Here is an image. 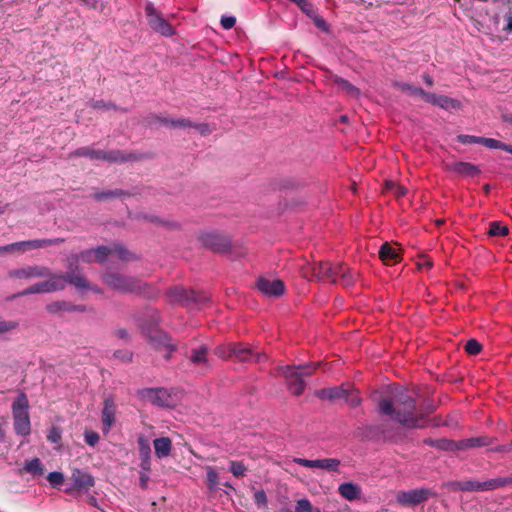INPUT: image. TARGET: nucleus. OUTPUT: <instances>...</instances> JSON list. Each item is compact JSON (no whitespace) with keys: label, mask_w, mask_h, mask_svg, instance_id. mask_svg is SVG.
I'll list each match as a JSON object with an SVG mask.
<instances>
[{"label":"nucleus","mask_w":512,"mask_h":512,"mask_svg":"<svg viewBox=\"0 0 512 512\" xmlns=\"http://www.w3.org/2000/svg\"><path fill=\"white\" fill-rule=\"evenodd\" d=\"M378 407L383 415L407 428L425 427L428 423L427 414L433 411V407L427 412L417 408L415 399L403 388H397L390 397L380 399Z\"/></svg>","instance_id":"obj_1"},{"label":"nucleus","mask_w":512,"mask_h":512,"mask_svg":"<svg viewBox=\"0 0 512 512\" xmlns=\"http://www.w3.org/2000/svg\"><path fill=\"white\" fill-rule=\"evenodd\" d=\"M69 283L78 290L92 289L95 292H101L100 289L92 288L84 276L75 275L73 272L66 274H52L48 279L42 282L35 283L29 286L27 289L19 293L20 296H26L31 294L51 293L61 291Z\"/></svg>","instance_id":"obj_2"},{"label":"nucleus","mask_w":512,"mask_h":512,"mask_svg":"<svg viewBox=\"0 0 512 512\" xmlns=\"http://www.w3.org/2000/svg\"><path fill=\"white\" fill-rule=\"evenodd\" d=\"M312 272L316 279L332 283H339L344 287H350L355 283L357 273L344 264H332L319 262L312 266Z\"/></svg>","instance_id":"obj_3"},{"label":"nucleus","mask_w":512,"mask_h":512,"mask_svg":"<svg viewBox=\"0 0 512 512\" xmlns=\"http://www.w3.org/2000/svg\"><path fill=\"white\" fill-rule=\"evenodd\" d=\"M320 363H307L299 366H285L281 373L286 378L289 390L295 395H301L306 386L305 378L309 377Z\"/></svg>","instance_id":"obj_4"},{"label":"nucleus","mask_w":512,"mask_h":512,"mask_svg":"<svg viewBox=\"0 0 512 512\" xmlns=\"http://www.w3.org/2000/svg\"><path fill=\"white\" fill-rule=\"evenodd\" d=\"M146 317L149 318L148 323H141L143 332L147 335L152 345L158 348H166L170 354L175 350L174 344L171 342V338L167 333L157 329L159 323V315L156 310H147Z\"/></svg>","instance_id":"obj_5"},{"label":"nucleus","mask_w":512,"mask_h":512,"mask_svg":"<svg viewBox=\"0 0 512 512\" xmlns=\"http://www.w3.org/2000/svg\"><path fill=\"white\" fill-rule=\"evenodd\" d=\"M167 295L170 302L179 303L189 308L203 306L209 301V297L205 293L188 290L179 286L169 289Z\"/></svg>","instance_id":"obj_6"},{"label":"nucleus","mask_w":512,"mask_h":512,"mask_svg":"<svg viewBox=\"0 0 512 512\" xmlns=\"http://www.w3.org/2000/svg\"><path fill=\"white\" fill-rule=\"evenodd\" d=\"M28 407V399L24 393L19 394L12 404L14 429L16 434L21 436L29 435L31 431Z\"/></svg>","instance_id":"obj_7"},{"label":"nucleus","mask_w":512,"mask_h":512,"mask_svg":"<svg viewBox=\"0 0 512 512\" xmlns=\"http://www.w3.org/2000/svg\"><path fill=\"white\" fill-rule=\"evenodd\" d=\"M87 157L91 160H104L108 162H126L133 159V155L124 154L121 151L95 150L91 147H81L70 154V157Z\"/></svg>","instance_id":"obj_8"},{"label":"nucleus","mask_w":512,"mask_h":512,"mask_svg":"<svg viewBox=\"0 0 512 512\" xmlns=\"http://www.w3.org/2000/svg\"><path fill=\"white\" fill-rule=\"evenodd\" d=\"M103 281L107 286L119 292L142 293V282L135 278L124 277L117 273H107L104 275ZM143 294L150 296L145 292Z\"/></svg>","instance_id":"obj_9"},{"label":"nucleus","mask_w":512,"mask_h":512,"mask_svg":"<svg viewBox=\"0 0 512 512\" xmlns=\"http://www.w3.org/2000/svg\"><path fill=\"white\" fill-rule=\"evenodd\" d=\"M512 484L511 477H499L486 481L467 480L457 483V488L462 491H491Z\"/></svg>","instance_id":"obj_10"},{"label":"nucleus","mask_w":512,"mask_h":512,"mask_svg":"<svg viewBox=\"0 0 512 512\" xmlns=\"http://www.w3.org/2000/svg\"><path fill=\"white\" fill-rule=\"evenodd\" d=\"M433 492L428 488H418L407 491H399L396 495V501L398 504L404 507H415L425 501H427Z\"/></svg>","instance_id":"obj_11"},{"label":"nucleus","mask_w":512,"mask_h":512,"mask_svg":"<svg viewBox=\"0 0 512 512\" xmlns=\"http://www.w3.org/2000/svg\"><path fill=\"white\" fill-rule=\"evenodd\" d=\"M95 261L104 262L108 257H117L123 261H129L132 259L133 254L126 250L119 244H113L111 246H99L96 249H92Z\"/></svg>","instance_id":"obj_12"},{"label":"nucleus","mask_w":512,"mask_h":512,"mask_svg":"<svg viewBox=\"0 0 512 512\" xmlns=\"http://www.w3.org/2000/svg\"><path fill=\"white\" fill-rule=\"evenodd\" d=\"M146 16L150 27L163 36H172L174 30L172 26L158 13L152 4L145 7Z\"/></svg>","instance_id":"obj_13"},{"label":"nucleus","mask_w":512,"mask_h":512,"mask_svg":"<svg viewBox=\"0 0 512 512\" xmlns=\"http://www.w3.org/2000/svg\"><path fill=\"white\" fill-rule=\"evenodd\" d=\"M50 276V269L41 265H28L9 272V277L17 279L46 278Z\"/></svg>","instance_id":"obj_14"},{"label":"nucleus","mask_w":512,"mask_h":512,"mask_svg":"<svg viewBox=\"0 0 512 512\" xmlns=\"http://www.w3.org/2000/svg\"><path fill=\"white\" fill-rule=\"evenodd\" d=\"M141 397L158 406L166 407L173 404L171 394L164 388H148L141 391Z\"/></svg>","instance_id":"obj_15"},{"label":"nucleus","mask_w":512,"mask_h":512,"mask_svg":"<svg viewBox=\"0 0 512 512\" xmlns=\"http://www.w3.org/2000/svg\"><path fill=\"white\" fill-rule=\"evenodd\" d=\"M293 462L308 468H319L329 472L338 471L340 461L335 458L309 460L304 458H294Z\"/></svg>","instance_id":"obj_16"},{"label":"nucleus","mask_w":512,"mask_h":512,"mask_svg":"<svg viewBox=\"0 0 512 512\" xmlns=\"http://www.w3.org/2000/svg\"><path fill=\"white\" fill-rule=\"evenodd\" d=\"M200 240L204 246L217 252L225 251L229 247V240L216 232H205Z\"/></svg>","instance_id":"obj_17"},{"label":"nucleus","mask_w":512,"mask_h":512,"mask_svg":"<svg viewBox=\"0 0 512 512\" xmlns=\"http://www.w3.org/2000/svg\"><path fill=\"white\" fill-rule=\"evenodd\" d=\"M491 443V440L488 437H473L468 439H463L460 441H445V449H455V450H465L469 448H476L487 446Z\"/></svg>","instance_id":"obj_18"},{"label":"nucleus","mask_w":512,"mask_h":512,"mask_svg":"<svg viewBox=\"0 0 512 512\" xmlns=\"http://www.w3.org/2000/svg\"><path fill=\"white\" fill-rule=\"evenodd\" d=\"M260 292L267 296H280L284 293V283L279 279L260 278L257 282Z\"/></svg>","instance_id":"obj_19"},{"label":"nucleus","mask_w":512,"mask_h":512,"mask_svg":"<svg viewBox=\"0 0 512 512\" xmlns=\"http://www.w3.org/2000/svg\"><path fill=\"white\" fill-rule=\"evenodd\" d=\"M161 124L171 127V128H189L194 127L196 130L199 131L200 134L205 135L211 132V129L208 124L201 123L192 125V123L184 118H178V119H170V118H161L160 119Z\"/></svg>","instance_id":"obj_20"},{"label":"nucleus","mask_w":512,"mask_h":512,"mask_svg":"<svg viewBox=\"0 0 512 512\" xmlns=\"http://www.w3.org/2000/svg\"><path fill=\"white\" fill-rule=\"evenodd\" d=\"M230 349H232L233 358L239 361L260 362L262 358H265V355L254 352L242 344L233 343V346Z\"/></svg>","instance_id":"obj_21"},{"label":"nucleus","mask_w":512,"mask_h":512,"mask_svg":"<svg viewBox=\"0 0 512 512\" xmlns=\"http://www.w3.org/2000/svg\"><path fill=\"white\" fill-rule=\"evenodd\" d=\"M71 480L74 488L80 491H88L94 485L92 475L80 469H75L72 472Z\"/></svg>","instance_id":"obj_22"},{"label":"nucleus","mask_w":512,"mask_h":512,"mask_svg":"<svg viewBox=\"0 0 512 512\" xmlns=\"http://www.w3.org/2000/svg\"><path fill=\"white\" fill-rule=\"evenodd\" d=\"M116 406L111 398L104 401L102 410V424L104 433H108L115 422Z\"/></svg>","instance_id":"obj_23"},{"label":"nucleus","mask_w":512,"mask_h":512,"mask_svg":"<svg viewBox=\"0 0 512 512\" xmlns=\"http://www.w3.org/2000/svg\"><path fill=\"white\" fill-rule=\"evenodd\" d=\"M21 246L23 247V253L31 250L41 249L52 245H58L64 242L62 238H52V239H33L27 241H20Z\"/></svg>","instance_id":"obj_24"},{"label":"nucleus","mask_w":512,"mask_h":512,"mask_svg":"<svg viewBox=\"0 0 512 512\" xmlns=\"http://www.w3.org/2000/svg\"><path fill=\"white\" fill-rule=\"evenodd\" d=\"M448 169L464 177H474L480 173L479 168L469 162H454L448 165Z\"/></svg>","instance_id":"obj_25"},{"label":"nucleus","mask_w":512,"mask_h":512,"mask_svg":"<svg viewBox=\"0 0 512 512\" xmlns=\"http://www.w3.org/2000/svg\"><path fill=\"white\" fill-rule=\"evenodd\" d=\"M339 494L348 501L358 500L362 496V489L358 484L345 482L338 487Z\"/></svg>","instance_id":"obj_26"},{"label":"nucleus","mask_w":512,"mask_h":512,"mask_svg":"<svg viewBox=\"0 0 512 512\" xmlns=\"http://www.w3.org/2000/svg\"><path fill=\"white\" fill-rule=\"evenodd\" d=\"M348 387L345 386H336L331 388H324L318 390L316 395L321 399L335 400V399H344V397H348Z\"/></svg>","instance_id":"obj_27"},{"label":"nucleus","mask_w":512,"mask_h":512,"mask_svg":"<svg viewBox=\"0 0 512 512\" xmlns=\"http://www.w3.org/2000/svg\"><path fill=\"white\" fill-rule=\"evenodd\" d=\"M428 103L437 105L445 110H456L460 108V102L456 99L433 94L432 96H427Z\"/></svg>","instance_id":"obj_28"},{"label":"nucleus","mask_w":512,"mask_h":512,"mask_svg":"<svg viewBox=\"0 0 512 512\" xmlns=\"http://www.w3.org/2000/svg\"><path fill=\"white\" fill-rule=\"evenodd\" d=\"M380 259L387 265L395 264L400 261L398 250L388 243H384L379 250Z\"/></svg>","instance_id":"obj_29"},{"label":"nucleus","mask_w":512,"mask_h":512,"mask_svg":"<svg viewBox=\"0 0 512 512\" xmlns=\"http://www.w3.org/2000/svg\"><path fill=\"white\" fill-rule=\"evenodd\" d=\"M155 454L159 459L169 456L172 449V441L168 437L156 438L153 441Z\"/></svg>","instance_id":"obj_30"},{"label":"nucleus","mask_w":512,"mask_h":512,"mask_svg":"<svg viewBox=\"0 0 512 512\" xmlns=\"http://www.w3.org/2000/svg\"><path fill=\"white\" fill-rule=\"evenodd\" d=\"M334 84L339 90L343 91L347 96L351 98H358L361 94L359 88L343 78L335 77Z\"/></svg>","instance_id":"obj_31"},{"label":"nucleus","mask_w":512,"mask_h":512,"mask_svg":"<svg viewBox=\"0 0 512 512\" xmlns=\"http://www.w3.org/2000/svg\"><path fill=\"white\" fill-rule=\"evenodd\" d=\"M24 471L31 474L34 477L41 476L44 473V467L38 458L26 461L24 465Z\"/></svg>","instance_id":"obj_32"},{"label":"nucleus","mask_w":512,"mask_h":512,"mask_svg":"<svg viewBox=\"0 0 512 512\" xmlns=\"http://www.w3.org/2000/svg\"><path fill=\"white\" fill-rule=\"evenodd\" d=\"M190 360L195 365H201L207 363V347L202 346L199 349L193 350Z\"/></svg>","instance_id":"obj_33"},{"label":"nucleus","mask_w":512,"mask_h":512,"mask_svg":"<svg viewBox=\"0 0 512 512\" xmlns=\"http://www.w3.org/2000/svg\"><path fill=\"white\" fill-rule=\"evenodd\" d=\"M137 443H138L139 457L144 456L147 458L148 456H151L150 441L145 435L140 434L138 436Z\"/></svg>","instance_id":"obj_34"},{"label":"nucleus","mask_w":512,"mask_h":512,"mask_svg":"<svg viewBox=\"0 0 512 512\" xmlns=\"http://www.w3.org/2000/svg\"><path fill=\"white\" fill-rule=\"evenodd\" d=\"M489 234L491 236H505L508 234V227L499 222H493L490 224Z\"/></svg>","instance_id":"obj_35"},{"label":"nucleus","mask_w":512,"mask_h":512,"mask_svg":"<svg viewBox=\"0 0 512 512\" xmlns=\"http://www.w3.org/2000/svg\"><path fill=\"white\" fill-rule=\"evenodd\" d=\"M315 509L316 508H313L311 502L306 498L299 499L296 502L295 512H315Z\"/></svg>","instance_id":"obj_36"},{"label":"nucleus","mask_w":512,"mask_h":512,"mask_svg":"<svg viewBox=\"0 0 512 512\" xmlns=\"http://www.w3.org/2000/svg\"><path fill=\"white\" fill-rule=\"evenodd\" d=\"M232 346L233 343L220 345L215 349V353L221 358H233V352L232 349H230Z\"/></svg>","instance_id":"obj_37"},{"label":"nucleus","mask_w":512,"mask_h":512,"mask_svg":"<svg viewBox=\"0 0 512 512\" xmlns=\"http://www.w3.org/2000/svg\"><path fill=\"white\" fill-rule=\"evenodd\" d=\"M347 403H349L350 406H357L360 404L361 399L358 395V392L354 389H352L350 386L348 387V397H344Z\"/></svg>","instance_id":"obj_38"},{"label":"nucleus","mask_w":512,"mask_h":512,"mask_svg":"<svg viewBox=\"0 0 512 512\" xmlns=\"http://www.w3.org/2000/svg\"><path fill=\"white\" fill-rule=\"evenodd\" d=\"M465 350L470 355H476L481 351V344L475 339H470L465 345Z\"/></svg>","instance_id":"obj_39"},{"label":"nucleus","mask_w":512,"mask_h":512,"mask_svg":"<svg viewBox=\"0 0 512 512\" xmlns=\"http://www.w3.org/2000/svg\"><path fill=\"white\" fill-rule=\"evenodd\" d=\"M47 480L53 487L60 486L64 481V476L61 472H51L47 476Z\"/></svg>","instance_id":"obj_40"},{"label":"nucleus","mask_w":512,"mask_h":512,"mask_svg":"<svg viewBox=\"0 0 512 512\" xmlns=\"http://www.w3.org/2000/svg\"><path fill=\"white\" fill-rule=\"evenodd\" d=\"M74 260L75 262L82 261L86 263L95 261L92 249L82 251L81 253L75 255Z\"/></svg>","instance_id":"obj_41"},{"label":"nucleus","mask_w":512,"mask_h":512,"mask_svg":"<svg viewBox=\"0 0 512 512\" xmlns=\"http://www.w3.org/2000/svg\"><path fill=\"white\" fill-rule=\"evenodd\" d=\"M218 474L217 472L212 468H207V481L210 489H214L218 485Z\"/></svg>","instance_id":"obj_42"},{"label":"nucleus","mask_w":512,"mask_h":512,"mask_svg":"<svg viewBox=\"0 0 512 512\" xmlns=\"http://www.w3.org/2000/svg\"><path fill=\"white\" fill-rule=\"evenodd\" d=\"M123 192L121 190H108L106 192L96 193L94 195L96 200H105L111 197H116L122 195Z\"/></svg>","instance_id":"obj_43"},{"label":"nucleus","mask_w":512,"mask_h":512,"mask_svg":"<svg viewBox=\"0 0 512 512\" xmlns=\"http://www.w3.org/2000/svg\"><path fill=\"white\" fill-rule=\"evenodd\" d=\"M230 471L232 472V474L234 476L240 477V476L244 475L246 468L241 462L232 461L231 466H230Z\"/></svg>","instance_id":"obj_44"},{"label":"nucleus","mask_w":512,"mask_h":512,"mask_svg":"<svg viewBox=\"0 0 512 512\" xmlns=\"http://www.w3.org/2000/svg\"><path fill=\"white\" fill-rule=\"evenodd\" d=\"M18 327V322L12 320H0V333L9 332Z\"/></svg>","instance_id":"obj_45"},{"label":"nucleus","mask_w":512,"mask_h":512,"mask_svg":"<svg viewBox=\"0 0 512 512\" xmlns=\"http://www.w3.org/2000/svg\"><path fill=\"white\" fill-rule=\"evenodd\" d=\"M458 139L462 144H472V143L482 144L483 137H478V136H473V135H459Z\"/></svg>","instance_id":"obj_46"},{"label":"nucleus","mask_w":512,"mask_h":512,"mask_svg":"<svg viewBox=\"0 0 512 512\" xmlns=\"http://www.w3.org/2000/svg\"><path fill=\"white\" fill-rule=\"evenodd\" d=\"M502 144H503V142L498 141L493 138L483 137V139H482V145H484L485 147L490 148V149H502V147H503Z\"/></svg>","instance_id":"obj_47"},{"label":"nucleus","mask_w":512,"mask_h":512,"mask_svg":"<svg viewBox=\"0 0 512 512\" xmlns=\"http://www.w3.org/2000/svg\"><path fill=\"white\" fill-rule=\"evenodd\" d=\"M113 356L123 362H127L132 359V353L127 349L117 350L114 352Z\"/></svg>","instance_id":"obj_48"},{"label":"nucleus","mask_w":512,"mask_h":512,"mask_svg":"<svg viewBox=\"0 0 512 512\" xmlns=\"http://www.w3.org/2000/svg\"><path fill=\"white\" fill-rule=\"evenodd\" d=\"M84 437L85 442L90 446H95L99 441V435L94 431H86Z\"/></svg>","instance_id":"obj_49"},{"label":"nucleus","mask_w":512,"mask_h":512,"mask_svg":"<svg viewBox=\"0 0 512 512\" xmlns=\"http://www.w3.org/2000/svg\"><path fill=\"white\" fill-rule=\"evenodd\" d=\"M48 440L52 443H59L61 440V430L58 427H52L47 436Z\"/></svg>","instance_id":"obj_50"},{"label":"nucleus","mask_w":512,"mask_h":512,"mask_svg":"<svg viewBox=\"0 0 512 512\" xmlns=\"http://www.w3.org/2000/svg\"><path fill=\"white\" fill-rule=\"evenodd\" d=\"M235 23H236V18L234 16H223L221 18V25L226 30L233 28Z\"/></svg>","instance_id":"obj_51"},{"label":"nucleus","mask_w":512,"mask_h":512,"mask_svg":"<svg viewBox=\"0 0 512 512\" xmlns=\"http://www.w3.org/2000/svg\"><path fill=\"white\" fill-rule=\"evenodd\" d=\"M140 460H141L140 467H141L142 471H144V472L150 471V468H151V456H148L147 458L144 457V456H141Z\"/></svg>","instance_id":"obj_52"},{"label":"nucleus","mask_w":512,"mask_h":512,"mask_svg":"<svg viewBox=\"0 0 512 512\" xmlns=\"http://www.w3.org/2000/svg\"><path fill=\"white\" fill-rule=\"evenodd\" d=\"M412 95L420 96V97H422L426 102H428V98H427V96H432V95H433V93L426 92V91H424L422 88H420V87H416V88H413Z\"/></svg>","instance_id":"obj_53"},{"label":"nucleus","mask_w":512,"mask_h":512,"mask_svg":"<svg viewBox=\"0 0 512 512\" xmlns=\"http://www.w3.org/2000/svg\"><path fill=\"white\" fill-rule=\"evenodd\" d=\"M91 107L94 108V109H97V110L114 108L113 105L107 104V103H105L103 101H94V102L91 103Z\"/></svg>","instance_id":"obj_54"},{"label":"nucleus","mask_w":512,"mask_h":512,"mask_svg":"<svg viewBox=\"0 0 512 512\" xmlns=\"http://www.w3.org/2000/svg\"><path fill=\"white\" fill-rule=\"evenodd\" d=\"M255 498L258 504L266 503V495L263 491H259L255 494Z\"/></svg>","instance_id":"obj_55"},{"label":"nucleus","mask_w":512,"mask_h":512,"mask_svg":"<svg viewBox=\"0 0 512 512\" xmlns=\"http://www.w3.org/2000/svg\"><path fill=\"white\" fill-rule=\"evenodd\" d=\"M418 266H419V269L423 270V269H429L431 268L432 266V263L430 260L428 259H423L421 260L419 263H418Z\"/></svg>","instance_id":"obj_56"},{"label":"nucleus","mask_w":512,"mask_h":512,"mask_svg":"<svg viewBox=\"0 0 512 512\" xmlns=\"http://www.w3.org/2000/svg\"><path fill=\"white\" fill-rule=\"evenodd\" d=\"M399 87L401 90L406 91L412 95L413 88H416V86L410 85L408 83H400Z\"/></svg>","instance_id":"obj_57"},{"label":"nucleus","mask_w":512,"mask_h":512,"mask_svg":"<svg viewBox=\"0 0 512 512\" xmlns=\"http://www.w3.org/2000/svg\"><path fill=\"white\" fill-rule=\"evenodd\" d=\"M505 19H506V27H505V30L508 31L509 33L512 32V14L509 13L505 16Z\"/></svg>","instance_id":"obj_58"},{"label":"nucleus","mask_w":512,"mask_h":512,"mask_svg":"<svg viewBox=\"0 0 512 512\" xmlns=\"http://www.w3.org/2000/svg\"><path fill=\"white\" fill-rule=\"evenodd\" d=\"M12 252H13L12 244H7V245H4V246H0V254L12 253Z\"/></svg>","instance_id":"obj_59"},{"label":"nucleus","mask_w":512,"mask_h":512,"mask_svg":"<svg viewBox=\"0 0 512 512\" xmlns=\"http://www.w3.org/2000/svg\"><path fill=\"white\" fill-rule=\"evenodd\" d=\"M12 246H13V252H20V253H23V247L21 246V242H15V243H11Z\"/></svg>","instance_id":"obj_60"},{"label":"nucleus","mask_w":512,"mask_h":512,"mask_svg":"<svg viewBox=\"0 0 512 512\" xmlns=\"http://www.w3.org/2000/svg\"><path fill=\"white\" fill-rule=\"evenodd\" d=\"M116 335L121 339H125L128 336V333L125 329H118L116 331Z\"/></svg>","instance_id":"obj_61"},{"label":"nucleus","mask_w":512,"mask_h":512,"mask_svg":"<svg viewBox=\"0 0 512 512\" xmlns=\"http://www.w3.org/2000/svg\"><path fill=\"white\" fill-rule=\"evenodd\" d=\"M147 480H148V476H146L144 473H142L141 477H140V482H141L142 487L146 486Z\"/></svg>","instance_id":"obj_62"},{"label":"nucleus","mask_w":512,"mask_h":512,"mask_svg":"<svg viewBox=\"0 0 512 512\" xmlns=\"http://www.w3.org/2000/svg\"><path fill=\"white\" fill-rule=\"evenodd\" d=\"M502 146L503 147H502L501 150H504V151L512 154V145H508V144L503 143Z\"/></svg>","instance_id":"obj_63"},{"label":"nucleus","mask_w":512,"mask_h":512,"mask_svg":"<svg viewBox=\"0 0 512 512\" xmlns=\"http://www.w3.org/2000/svg\"><path fill=\"white\" fill-rule=\"evenodd\" d=\"M396 194L398 196H404L406 194V189H404L403 187H398Z\"/></svg>","instance_id":"obj_64"}]
</instances>
